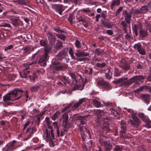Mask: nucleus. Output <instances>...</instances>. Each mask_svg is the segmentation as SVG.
I'll return each mask as SVG.
<instances>
[{"mask_svg":"<svg viewBox=\"0 0 151 151\" xmlns=\"http://www.w3.org/2000/svg\"><path fill=\"white\" fill-rule=\"evenodd\" d=\"M58 56L60 57V58H59V59H61V58H63L65 56L64 52L63 51L60 52L58 53Z\"/></svg>","mask_w":151,"mask_h":151,"instance_id":"nucleus-55","label":"nucleus"},{"mask_svg":"<svg viewBox=\"0 0 151 151\" xmlns=\"http://www.w3.org/2000/svg\"><path fill=\"white\" fill-rule=\"evenodd\" d=\"M86 125L83 121H81L79 124V129L80 131H82L83 128L86 129L88 134H89V132L88 131L87 128L86 127Z\"/></svg>","mask_w":151,"mask_h":151,"instance_id":"nucleus-25","label":"nucleus"},{"mask_svg":"<svg viewBox=\"0 0 151 151\" xmlns=\"http://www.w3.org/2000/svg\"><path fill=\"white\" fill-rule=\"evenodd\" d=\"M123 147L122 146L116 145L113 149V151H122Z\"/></svg>","mask_w":151,"mask_h":151,"instance_id":"nucleus-32","label":"nucleus"},{"mask_svg":"<svg viewBox=\"0 0 151 151\" xmlns=\"http://www.w3.org/2000/svg\"><path fill=\"white\" fill-rule=\"evenodd\" d=\"M105 89L107 90H109L111 88L110 84L107 82L105 81L103 86Z\"/></svg>","mask_w":151,"mask_h":151,"instance_id":"nucleus-33","label":"nucleus"},{"mask_svg":"<svg viewBox=\"0 0 151 151\" xmlns=\"http://www.w3.org/2000/svg\"><path fill=\"white\" fill-rule=\"evenodd\" d=\"M106 65V64L105 63H97L96 64V66L100 68H103L105 67Z\"/></svg>","mask_w":151,"mask_h":151,"instance_id":"nucleus-41","label":"nucleus"},{"mask_svg":"<svg viewBox=\"0 0 151 151\" xmlns=\"http://www.w3.org/2000/svg\"><path fill=\"white\" fill-rule=\"evenodd\" d=\"M114 75L116 76H119L120 75V73L118 69H115L114 72Z\"/></svg>","mask_w":151,"mask_h":151,"instance_id":"nucleus-56","label":"nucleus"},{"mask_svg":"<svg viewBox=\"0 0 151 151\" xmlns=\"http://www.w3.org/2000/svg\"><path fill=\"white\" fill-rule=\"evenodd\" d=\"M14 148V145L12 144L11 145L7 148L5 151H12Z\"/></svg>","mask_w":151,"mask_h":151,"instance_id":"nucleus-52","label":"nucleus"},{"mask_svg":"<svg viewBox=\"0 0 151 151\" xmlns=\"http://www.w3.org/2000/svg\"><path fill=\"white\" fill-rule=\"evenodd\" d=\"M75 44L77 47L80 48L81 47L80 42L78 40H76Z\"/></svg>","mask_w":151,"mask_h":151,"instance_id":"nucleus-58","label":"nucleus"},{"mask_svg":"<svg viewBox=\"0 0 151 151\" xmlns=\"http://www.w3.org/2000/svg\"><path fill=\"white\" fill-rule=\"evenodd\" d=\"M51 6L52 9H55V11L58 12L60 14H62V13L64 11V10L63 9V6L62 5L52 4Z\"/></svg>","mask_w":151,"mask_h":151,"instance_id":"nucleus-13","label":"nucleus"},{"mask_svg":"<svg viewBox=\"0 0 151 151\" xmlns=\"http://www.w3.org/2000/svg\"><path fill=\"white\" fill-rule=\"evenodd\" d=\"M68 113L64 114L60 119V120H63V128L60 132V135L62 137L67 132L70 127V124L68 123Z\"/></svg>","mask_w":151,"mask_h":151,"instance_id":"nucleus-1","label":"nucleus"},{"mask_svg":"<svg viewBox=\"0 0 151 151\" xmlns=\"http://www.w3.org/2000/svg\"><path fill=\"white\" fill-rule=\"evenodd\" d=\"M45 121L48 127V128L49 129L52 128V127L50 125L51 122L50 121L49 118L48 117H46L45 118Z\"/></svg>","mask_w":151,"mask_h":151,"instance_id":"nucleus-34","label":"nucleus"},{"mask_svg":"<svg viewBox=\"0 0 151 151\" xmlns=\"http://www.w3.org/2000/svg\"><path fill=\"white\" fill-rule=\"evenodd\" d=\"M150 95L148 94H144L142 95L141 97L145 102L148 104L150 103Z\"/></svg>","mask_w":151,"mask_h":151,"instance_id":"nucleus-23","label":"nucleus"},{"mask_svg":"<svg viewBox=\"0 0 151 151\" xmlns=\"http://www.w3.org/2000/svg\"><path fill=\"white\" fill-rule=\"evenodd\" d=\"M53 64L54 69L57 70H63L67 68V65L60 64L57 61L54 62Z\"/></svg>","mask_w":151,"mask_h":151,"instance_id":"nucleus-10","label":"nucleus"},{"mask_svg":"<svg viewBox=\"0 0 151 151\" xmlns=\"http://www.w3.org/2000/svg\"><path fill=\"white\" fill-rule=\"evenodd\" d=\"M144 86H142L139 88L135 90V92L136 93H138L139 92L142 91L143 89H144Z\"/></svg>","mask_w":151,"mask_h":151,"instance_id":"nucleus-59","label":"nucleus"},{"mask_svg":"<svg viewBox=\"0 0 151 151\" xmlns=\"http://www.w3.org/2000/svg\"><path fill=\"white\" fill-rule=\"evenodd\" d=\"M144 89L147 90L148 91L151 92V87L147 86H144Z\"/></svg>","mask_w":151,"mask_h":151,"instance_id":"nucleus-64","label":"nucleus"},{"mask_svg":"<svg viewBox=\"0 0 151 151\" xmlns=\"http://www.w3.org/2000/svg\"><path fill=\"white\" fill-rule=\"evenodd\" d=\"M16 76L14 75H10L9 76V78L11 80H13L16 78Z\"/></svg>","mask_w":151,"mask_h":151,"instance_id":"nucleus-62","label":"nucleus"},{"mask_svg":"<svg viewBox=\"0 0 151 151\" xmlns=\"http://www.w3.org/2000/svg\"><path fill=\"white\" fill-rule=\"evenodd\" d=\"M99 142L100 145L104 146L106 151H110L112 148V144L109 141H105L104 139H100Z\"/></svg>","mask_w":151,"mask_h":151,"instance_id":"nucleus-7","label":"nucleus"},{"mask_svg":"<svg viewBox=\"0 0 151 151\" xmlns=\"http://www.w3.org/2000/svg\"><path fill=\"white\" fill-rule=\"evenodd\" d=\"M131 116L133 120L130 119L128 120V123H131L133 127L136 128H137L141 122L140 119L137 117L135 113H132L131 115Z\"/></svg>","mask_w":151,"mask_h":151,"instance_id":"nucleus-4","label":"nucleus"},{"mask_svg":"<svg viewBox=\"0 0 151 151\" xmlns=\"http://www.w3.org/2000/svg\"><path fill=\"white\" fill-rule=\"evenodd\" d=\"M0 27H8L9 28H11L12 27L11 25L10 24L6 23H4L2 24H1L0 25Z\"/></svg>","mask_w":151,"mask_h":151,"instance_id":"nucleus-51","label":"nucleus"},{"mask_svg":"<svg viewBox=\"0 0 151 151\" xmlns=\"http://www.w3.org/2000/svg\"><path fill=\"white\" fill-rule=\"evenodd\" d=\"M146 5L142 6L140 9L139 12L141 13H143L145 12L146 11L148 10Z\"/></svg>","mask_w":151,"mask_h":151,"instance_id":"nucleus-43","label":"nucleus"},{"mask_svg":"<svg viewBox=\"0 0 151 151\" xmlns=\"http://www.w3.org/2000/svg\"><path fill=\"white\" fill-rule=\"evenodd\" d=\"M119 66L125 70H129L130 66L128 62L124 59H122L120 61Z\"/></svg>","mask_w":151,"mask_h":151,"instance_id":"nucleus-14","label":"nucleus"},{"mask_svg":"<svg viewBox=\"0 0 151 151\" xmlns=\"http://www.w3.org/2000/svg\"><path fill=\"white\" fill-rule=\"evenodd\" d=\"M14 27H17L20 24V21L19 19L12 18L10 19Z\"/></svg>","mask_w":151,"mask_h":151,"instance_id":"nucleus-26","label":"nucleus"},{"mask_svg":"<svg viewBox=\"0 0 151 151\" xmlns=\"http://www.w3.org/2000/svg\"><path fill=\"white\" fill-rule=\"evenodd\" d=\"M110 111H111V114L112 115L116 116V115L118 114V113L117 111L114 110L113 108H111L109 109Z\"/></svg>","mask_w":151,"mask_h":151,"instance_id":"nucleus-47","label":"nucleus"},{"mask_svg":"<svg viewBox=\"0 0 151 151\" xmlns=\"http://www.w3.org/2000/svg\"><path fill=\"white\" fill-rule=\"evenodd\" d=\"M13 47V45H10L8 46L5 47L4 48L5 51H6L8 50H9L12 49Z\"/></svg>","mask_w":151,"mask_h":151,"instance_id":"nucleus-63","label":"nucleus"},{"mask_svg":"<svg viewBox=\"0 0 151 151\" xmlns=\"http://www.w3.org/2000/svg\"><path fill=\"white\" fill-rule=\"evenodd\" d=\"M63 44L60 41H58L56 44V47L57 49H60L62 48L63 47Z\"/></svg>","mask_w":151,"mask_h":151,"instance_id":"nucleus-35","label":"nucleus"},{"mask_svg":"<svg viewBox=\"0 0 151 151\" xmlns=\"http://www.w3.org/2000/svg\"><path fill=\"white\" fill-rule=\"evenodd\" d=\"M121 0H112L110 4V8L113 10L121 4Z\"/></svg>","mask_w":151,"mask_h":151,"instance_id":"nucleus-18","label":"nucleus"},{"mask_svg":"<svg viewBox=\"0 0 151 151\" xmlns=\"http://www.w3.org/2000/svg\"><path fill=\"white\" fill-rule=\"evenodd\" d=\"M93 102L94 106L97 107H99L101 106V103L100 102L97 101L96 99H94L93 100Z\"/></svg>","mask_w":151,"mask_h":151,"instance_id":"nucleus-36","label":"nucleus"},{"mask_svg":"<svg viewBox=\"0 0 151 151\" xmlns=\"http://www.w3.org/2000/svg\"><path fill=\"white\" fill-rule=\"evenodd\" d=\"M142 27V25L140 23H138L137 24H135L134 25L133 28V30L136 36H137L138 35V29H141Z\"/></svg>","mask_w":151,"mask_h":151,"instance_id":"nucleus-22","label":"nucleus"},{"mask_svg":"<svg viewBox=\"0 0 151 151\" xmlns=\"http://www.w3.org/2000/svg\"><path fill=\"white\" fill-rule=\"evenodd\" d=\"M123 10V8L122 7H120L116 10V15H117L120 12H122Z\"/></svg>","mask_w":151,"mask_h":151,"instance_id":"nucleus-60","label":"nucleus"},{"mask_svg":"<svg viewBox=\"0 0 151 151\" xmlns=\"http://www.w3.org/2000/svg\"><path fill=\"white\" fill-rule=\"evenodd\" d=\"M110 69L109 68H105L104 69L105 73L106 78L108 79H110L112 77L110 75Z\"/></svg>","mask_w":151,"mask_h":151,"instance_id":"nucleus-29","label":"nucleus"},{"mask_svg":"<svg viewBox=\"0 0 151 151\" xmlns=\"http://www.w3.org/2000/svg\"><path fill=\"white\" fill-rule=\"evenodd\" d=\"M77 52L75 53V55L78 57H85L89 55V53L81 51L79 50H77Z\"/></svg>","mask_w":151,"mask_h":151,"instance_id":"nucleus-24","label":"nucleus"},{"mask_svg":"<svg viewBox=\"0 0 151 151\" xmlns=\"http://www.w3.org/2000/svg\"><path fill=\"white\" fill-rule=\"evenodd\" d=\"M128 78H120L119 79L117 80L114 81V83H122V86H128L132 84L130 79L129 80H127Z\"/></svg>","mask_w":151,"mask_h":151,"instance_id":"nucleus-8","label":"nucleus"},{"mask_svg":"<svg viewBox=\"0 0 151 151\" xmlns=\"http://www.w3.org/2000/svg\"><path fill=\"white\" fill-rule=\"evenodd\" d=\"M145 78V76L142 75L134 76L130 79V81L132 83H135L134 85V87L136 86H139V82L142 83Z\"/></svg>","mask_w":151,"mask_h":151,"instance_id":"nucleus-5","label":"nucleus"},{"mask_svg":"<svg viewBox=\"0 0 151 151\" xmlns=\"http://www.w3.org/2000/svg\"><path fill=\"white\" fill-rule=\"evenodd\" d=\"M22 50H24V53H26L29 52L32 50V49L29 46H25L23 47L22 48Z\"/></svg>","mask_w":151,"mask_h":151,"instance_id":"nucleus-30","label":"nucleus"},{"mask_svg":"<svg viewBox=\"0 0 151 151\" xmlns=\"http://www.w3.org/2000/svg\"><path fill=\"white\" fill-rule=\"evenodd\" d=\"M14 97L12 91L6 93L3 97V101L5 103V104H3L4 106L6 107L8 106L12 105V103L8 101H12L15 100H14Z\"/></svg>","mask_w":151,"mask_h":151,"instance_id":"nucleus-3","label":"nucleus"},{"mask_svg":"<svg viewBox=\"0 0 151 151\" xmlns=\"http://www.w3.org/2000/svg\"><path fill=\"white\" fill-rule=\"evenodd\" d=\"M69 53L70 54L71 57L73 59H74V56L73 55V50L71 48H70L69 50Z\"/></svg>","mask_w":151,"mask_h":151,"instance_id":"nucleus-53","label":"nucleus"},{"mask_svg":"<svg viewBox=\"0 0 151 151\" xmlns=\"http://www.w3.org/2000/svg\"><path fill=\"white\" fill-rule=\"evenodd\" d=\"M62 81L63 82L64 84L65 85L67 83H70V81L67 79L65 76L62 77Z\"/></svg>","mask_w":151,"mask_h":151,"instance_id":"nucleus-50","label":"nucleus"},{"mask_svg":"<svg viewBox=\"0 0 151 151\" xmlns=\"http://www.w3.org/2000/svg\"><path fill=\"white\" fill-rule=\"evenodd\" d=\"M12 91L14 98L16 97H17V96H19V97H17L16 99H15L14 100H18L22 97L21 94L23 92V91L22 90L17 88H16L13 90H12Z\"/></svg>","mask_w":151,"mask_h":151,"instance_id":"nucleus-15","label":"nucleus"},{"mask_svg":"<svg viewBox=\"0 0 151 151\" xmlns=\"http://www.w3.org/2000/svg\"><path fill=\"white\" fill-rule=\"evenodd\" d=\"M124 16L125 18V20L129 24L130 23L131 15L132 13L131 12H128L127 10H125L124 12Z\"/></svg>","mask_w":151,"mask_h":151,"instance_id":"nucleus-20","label":"nucleus"},{"mask_svg":"<svg viewBox=\"0 0 151 151\" xmlns=\"http://www.w3.org/2000/svg\"><path fill=\"white\" fill-rule=\"evenodd\" d=\"M47 36L50 43L54 44L55 42L56 37L51 32H48L47 34Z\"/></svg>","mask_w":151,"mask_h":151,"instance_id":"nucleus-17","label":"nucleus"},{"mask_svg":"<svg viewBox=\"0 0 151 151\" xmlns=\"http://www.w3.org/2000/svg\"><path fill=\"white\" fill-rule=\"evenodd\" d=\"M74 18V16L73 14H70L69 16V17L68 18V20L70 22V23H73V20Z\"/></svg>","mask_w":151,"mask_h":151,"instance_id":"nucleus-49","label":"nucleus"},{"mask_svg":"<svg viewBox=\"0 0 151 151\" xmlns=\"http://www.w3.org/2000/svg\"><path fill=\"white\" fill-rule=\"evenodd\" d=\"M48 142H49V144L50 147H53L55 146V144L52 139L48 140Z\"/></svg>","mask_w":151,"mask_h":151,"instance_id":"nucleus-54","label":"nucleus"},{"mask_svg":"<svg viewBox=\"0 0 151 151\" xmlns=\"http://www.w3.org/2000/svg\"><path fill=\"white\" fill-rule=\"evenodd\" d=\"M95 53L98 55H100L101 53L99 48H97L94 51Z\"/></svg>","mask_w":151,"mask_h":151,"instance_id":"nucleus-61","label":"nucleus"},{"mask_svg":"<svg viewBox=\"0 0 151 151\" xmlns=\"http://www.w3.org/2000/svg\"><path fill=\"white\" fill-rule=\"evenodd\" d=\"M105 118L106 119H104V121L105 123H106V124L104 123V127L103 128V129H106V130H109V127L108 124H107V123L109 122L110 120L109 118L108 117H106Z\"/></svg>","mask_w":151,"mask_h":151,"instance_id":"nucleus-28","label":"nucleus"},{"mask_svg":"<svg viewBox=\"0 0 151 151\" xmlns=\"http://www.w3.org/2000/svg\"><path fill=\"white\" fill-rule=\"evenodd\" d=\"M53 124L54 125V127L57 129V135L58 136H59L60 134V131L59 127H58L57 122H54L53 123Z\"/></svg>","mask_w":151,"mask_h":151,"instance_id":"nucleus-39","label":"nucleus"},{"mask_svg":"<svg viewBox=\"0 0 151 151\" xmlns=\"http://www.w3.org/2000/svg\"><path fill=\"white\" fill-rule=\"evenodd\" d=\"M33 134V130H32L28 135L27 137H26L24 138L23 140L24 141H26L28 140L32 137V135Z\"/></svg>","mask_w":151,"mask_h":151,"instance_id":"nucleus-44","label":"nucleus"},{"mask_svg":"<svg viewBox=\"0 0 151 151\" xmlns=\"http://www.w3.org/2000/svg\"><path fill=\"white\" fill-rule=\"evenodd\" d=\"M84 98H82L80 99L78 101L76 102L72 107L71 110L74 111L76 109H77L84 101Z\"/></svg>","mask_w":151,"mask_h":151,"instance_id":"nucleus-21","label":"nucleus"},{"mask_svg":"<svg viewBox=\"0 0 151 151\" xmlns=\"http://www.w3.org/2000/svg\"><path fill=\"white\" fill-rule=\"evenodd\" d=\"M105 81L104 80H99L97 82V84L98 86H104V84L105 82Z\"/></svg>","mask_w":151,"mask_h":151,"instance_id":"nucleus-42","label":"nucleus"},{"mask_svg":"<svg viewBox=\"0 0 151 151\" xmlns=\"http://www.w3.org/2000/svg\"><path fill=\"white\" fill-rule=\"evenodd\" d=\"M140 34V37L143 38L147 36L148 35L147 30L144 29H141L139 31Z\"/></svg>","mask_w":151,"mask_h":151,"instance_id":"nucleus-27","label":"nucleus"},{"mask_svg":"<svg viewBox=\"0 0 151 151\" xmlns=\"http://www.w3.org/2000/svg\"><path fill=\"white\" fill-rule=\"evenodd\" d=\"M121 24L123 26V29L124 30V32L127 33V23L125 21H122L121 23Z\"/></svg>","mask_w":151,"mask_h":151,"instance_id":"nucleus-38","label":"nucleus"},{"mask_svg":"<svg viewBox=\"0 0 151 151\" xmlns=\"http://www.w3.org/2000/svg\"><path fill=\"white\" fill-rule=\"evenodd\" d=\"M60 113V112L58 111H57L53 115V116L52 117V119L53 120H55L57 118V116Z\"/></svg>","mask_w":151,"mask_h":151,"instance_id":"nucleus-46","label":"nucleus"},{"mask_svg":"<svg viewBox=\"0 0 151 151\" xmlns=\"http://www.w3.org/2000/svg\"><path fill=\"white\" fill-rule=\"evenodd\" d=\"M138 116L145 123H149L151 122L148 116L145 115L144 113L139 112L138 113Z\"/></svg>","mask_w":151,"mask_h":151,"instance_id":"nucleus-16","label":"nucleus"},{"mask_svg":"<svg viewBox=\"0 0 151 151\" xmlns=\"http://www.w3.org/2000/svg\"><path fill=\"white\" fill-rule=\"evenodd\" d=\"M96 114L98 116L97 118H100L104 114V112L100 110H98L95 112Z\"/></svg>","mask_w":151,"mask_h":151,"instance_id":"nucleus-31","label":"nucleus"},{"mask_svg":"<svg viewBox=\"0 0 151 151\" xmlns=\"http://www.w3.org/2000/svg\"><path fill=\"white\" fill-rule=\"evenodd\" d=\"M50 130H48L47 129L45 130L46 133V139L47 142L48 140L51 139H54L55 136L53 133V129L52 128L50 129Z\"/></svg>","mask_w":151,"mask_h":151,"instance_id":"nucleus-12","label":"nucleus"},{"mask_svg":"<svg viewBox=\"0 0 151 151\" xmlns=\"http://www.w3.org/2000/svg\"><path fill=\"white\" fill-rule=\"evenodd\" d=\"M44 146V145L43 144H42L39 145V146L36 147L35 148H34V150H40L41 149H42V147Z\"/></svg>","mask_w":151,"mask_h":151,"instance_id":"nucleus-57","label":"nucleus"},{"mask_svg":"<svg viewBox=\"0 0 151 151\" xmlns=\"http://www.w3.org/2000/svg\"><path fill=\"white\" fill-rule=\"evenodd\" d=\"M126 124L125 122L124 121H122L121 123V130L120 137L122 138H124L125 137V134L126 132Z\"/></svg>","mask_w":151,"mask_h":151,"instance_id":"nucleus-9","label":"nucleus"},{"mask_svg":"<svg viewBox=\"0 0 151 151\" xmlns=\"http://www.w3.org/2000/svg\"><path fill=\"white\" fill-rule=\"evenodd\" d=\"M56 36L58 38H60V39L64 40H65L66 38L65 36L63 34H55Z\"/></svg>","mask_w":151,"mask_h":151,"instance_id":"nucleus-40","label":"nucleus"},{"mask_svg":"<svg viewBox=\"0 0 151 151\" xmlns=\"http://www.w3.org/2000/svg\"><path fill=\"white\" fill-rule=\"evenodd\" d=\"M133 48L135 50H137L140 54L142 55H145L146 51L142 48V46L140 43L135 44L133 46Z\"/></svg>","mask_w":151,"mask_h":151,"instance_id":"nucleus-11","label":"nucleus"},{"mask_svg":"<svg viewBox=\"0 0 151 151\" xmlns=\"http://www.w3.org/2000/svg\"><path fill=\"white\" fill-rule=\"evenodd\" d=\"M39 87V86L36 85L31 87L30 88L32 91L34 92L37 91Z\"/></svg>","mask_w":151,"mask_h":151,"instance_id":"nucleus-48","label":"nucleus"},{"mask_svg":"<svg viewBox=\"0 0 151 151\" xmlns=\"http://www.w3.org/2000/svg\"><path fill=\"white\" fill-rule=\"evenodd\" d=\"M102 24L104 27L107 28H111L113 26V25L111 24L109 22L106 21H104L102 22Z\"/></svg>","mask_w":151,"mask_h":151,"instance_id":"nucleus-37","label":"nucleus"},{"mask_svg":"<svg viewBox=\"0 0 151 151\" xmlns=\"http://www.w3.org/2000/svg\"><path fill=\"white\" fill-rule=\"evenodd\" d=\"M70 76L73 79V83L75 85L76 84V88H74L73 89V90H76L78 88V85L77 83L78 81L76 79V78H77L76 76L75 75V73H70Z\"/></svg>","mask_w":151,"mask_h":151,"instance_id":"nucleus-19","label":"nucleus"},{"mask_svg":"<svg viewBox=\"0 0 151 151\" xmlns=\"http://www.w3.org/2000/svg\"><path fill=\"white\" fill-rule=\"evenodd\" d=\"M17 2L20 4H23L25 5H27V2L25 0H18L17 1Z\"/></svg>","mask_w":151,"mask_h":151,"instance_id":"nucleus-45","label":"nucleus"},{"mask_svg":"<svg viewBox=\"0 0 151 151\" xmlns=\"http://www.w3.org/2000/svg\"><path fill=\"white\" fill-rule=\"evenodd\" d=\"M44 50V53L42 55L40 56L39 59L38 61V63L41 66L43 67L45 66L47 64L46 61L49 59L48 54L50 52L49 50L46 48L45 47Z\"/></svg>","mask_w":151,"mask_h":151,"instance_id":"nucleus-2","label":"nucleus"},{"mask_svg":"<svg viewBox=\"0 0 151 151\" xmlns=\"http://www.w3.org/2000/svg\"><path fill=\"white\" fill-rule=\"evenodd\" d=\"M32 64V63H30L27 64H24V66L25 68L22 70L21 72L19 73V75L21 77L26 78L28 76H29V74L30 72L29 66Z\"/></svg>","mask_w":151,"mask_h":151,"instance_id":"nucleus-6","label":"nucleus"}]
</instances>
